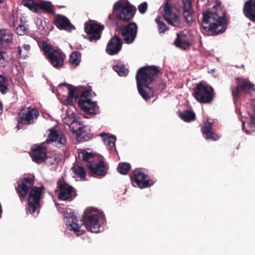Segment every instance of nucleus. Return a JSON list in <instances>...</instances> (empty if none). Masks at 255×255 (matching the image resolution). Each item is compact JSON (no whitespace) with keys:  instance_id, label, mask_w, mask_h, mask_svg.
I'll list each match as a JSON object with an SVG mask.
<instances>
[{"instance_id":"1","label":"nucleus","mask_w":255,"mask_h":255,"mask_svg":"<svg viewBox=\"0 0 255 255\" xmlns=\"http://www.w3.org/2000/svg\"><path fill=\"white\" fill-rule=\"evenodd\" d=\"M66 87L68 91V96L63 101L64 105L73 106L74 102L80 96L78 105L81 110L90 114H96L97 113L98 107L96 103L92 101L89 98L91 91L90 87H76L67 85Z\"/></svg>"},{"instance_id":"2","label":"nucleus","mask_w":255,"mask_h":255,"mask_svg":"<svg viewBox=\"0 0 255 255\" xmlns=\"http://www.w3.org/2000/svg\"><path fill=\"white\" fill-rule=\"evenodd\" d=\"M33 180L29 177H25L18 181V186L16 190L19 194L20 200L29 194L28 198V212L31 214L37 215L40 205V199L42 194V189L39 187L33 186Z\"/></svg>"},{"instance_id":"3","label":"nucleus","mask_w":255,"mask_h":255,"mask_svg":"<svg viewBox=\"0 0 255 255\" xmlns=\"http://www.w3.org/2000/svg\"><path fill=\"white\" fill-rule=\"evenodd\" d=\"M201 27L205 32L211 31L213 34L223 33L227 27L225 12L213 7L211 11L204 12Z\"/></svg>"},{"instance_id":"4","label":"nucleus","mask_w":255,"mask_h":255,"mask_svg":"<svg viewBox=\"0 0 255 255\" xmlns=\"http://www.w3.org/2000/svg\"><path fill=\"white\" fill-rule=\"evenodd\" d=\"M159 72L158 67L144 66L140 68L136 75L137 88L138 93L145 100L153 96V91L149 85L153 81Z\"/></svg>"},{"instance_id":"5","label":"nucleus","mask_w":255,"mask_h":255,"mask_svg":"<svg viewBox=\"0 0 255 255\" xmlns=\"http://www.w3.org/2000/svg\"><path fill=\"white\" fill-rule=\"evenodd\" d=\"M105 218L103 213L96 208L90 207L84 212V224L87 230L98 233L105 229Z\"/></svg>"},{"instance_id":"6","label":"nucleus","mask_w":255,"mask_h":255,"mask_svg":"<svg viewBox=\"0 0 255 255\" xmlns=\"http://www.w3.org/2000/svg\"><path fill=\"white\" fill-rule=\"evenodd\" d=\"M78 156L80 160L89 163L87 166L94 177L104 176L106 174L108 167L107 164L103 160H100L98 163L95 164L91 163L97 158V157L92 152H88L85 149L81 150L78 151Z\"/></svg>"},{"instance_id":"7","label":"nucleus","mask_w":255,"mask_h":255,"mask_svg":"<svg viewBox=\"0 0 255 255\" xmlns=\"http://www.w3.org/2000/svg\"><path fill=\"white\" fill-rule=\"evenodd\" d=\"M113 11L118 19L128 21L134 16L136 8L128 0H119L114 4Z\"/></svg>"},{"instance_id":"8","label":"nucleus","mask_w":255,"mask_h":255,"mask_svg":"<svg viewBox=\"0 0 255 255\" xmlns=\"http://www.w3.org/2000/svg\"><path fill=\"white\" fill-rule=\"evenodd\" d=\"M42 49L52 65L59 68L63 65L65 56L59 50H56L45 42L42 43Z\"/></svg>"},{"instance_id":"9","label":"nucleus","mask_w":255,"mask_h":255,"mask_svg":"<svg viewBox=\"0 0 255 255\" xmlns=\"http://www.w3.org/2000/svg\"><path fill=\"white\" fill-rule=\"evenodd\" d=\"M237 86L234 89H232V95L234 99H237L243 94L248 95L253 97L255 95L254 85L247 79L242 78H237Z\"/></svg>"},{"instance_id":"10","label":"nucleus","mask_w":255,"mask_h":255,"mask_svg":"<svg viewBox=\"0 0 255 255\" xmlns=\"http://www.w3.org/2000/svg\"><path fill=\"white\" fill-rule=\"evenodd\" d=\"M194 96L200 103H210L214 98L213 89L206 83L200 82L197 85Z\"/></svg>"},{"instance_id":"11","label":"nucleus","mask_w":255,"mask_h":255,"mask_svg":"<svg viewBox=\"0 0 255 255\" xmlns=\"http://www.w3.org/2000/svg\"><path fill=\"white\" fill-rule=\"evenodd\" d=\"M64 221L67 229L73 231L78 236L82 235L85 230L82 227V224L78 223L77 217L70 209H67L62 212Z\"/></svg>"},{"instance_id":"12","label":"nucleus","mask_w":255,"mask_h":255,"mask_svg":"<svg viewBox=\"0 0 255 255\" xmlns=\"http://www.w3.org/2000/svg\"><path fill=\"white\" fill-rule=\"evenodd\" d=\"M22 4L31 10L36 12L53 13L52 5L49 1L41 0H23Z\"/></svg>"},{"instance_id":"13","label":"nucleus","mask_w":255,"mask_h":255,"mask_svg":"<svg viewBox=\"0 0 255 255\" xmlns=\"http://www.w3.org/2000/svg\"><path fill=\"white\" fill-rule=\"evenodd\" d=\"M131 181L134 186H136L140 189L151 186L154 182L149 178L147 173L143 169H136L132 172L130 177Z\"/></svg>"},{"instance_id":"14","label":"nucleus","mask_w":255,"mask_h":255,"mask_svg":"<svg viewBox=\"0 0 255 255\" xmlns=\"http://www.w3.org/2000/svg\"><path fill=\"white\" fill-rule=\"evenodd\" d=\"M104 28L103 25L93 21H90L85 24V31L88 35L87 38L90 42H96L100 39Z\"/></svg>"},{"instance_id":"15","label":"nucleus","mask_w":255,"mask_h":255,"mask_svg":"<svg viewBox=\"0 0 255 255\" xmlns=\"http://www.w3.org/2000/svg\"><path fill=\"white\" fill-rule=\"evenodd\" d=\"M57 190L56 192L57 193L58 199L63 201H71L76 196L74 189L65 182H58Z\"/></svg>"},{"instance_id":"16","label":"nucleus","mask_w":255,"mask_h":255,"mask_svg":"<svg viewBox=\"0 0 255 255\" xmlns=\"http://www.w3.org/2000/svg\"><path fill=\"white\" fill-rule=\"evenodd\" d=\"M163 16L170 25L174 27H180L182 25L179 15L173 13L172 11L171 4L170 3L169 0H166L164 6Z\"/></svg>"},{"instance_id":"17","label":"nucleus","mask_w":255,"mask_h":255,"mask_svg":"<svg viewBox=\"0 0 255 255\" xmlns=\"http://www.w3.org/2000/svg\"><path fill=\"white\" fill-rule=\"evenodd\" d=\"M47 141L54 142L56 147L61 148L66 145L67 139L65 135L61 130L52 128L49 129Z\"/></svg>"},{"instance_id":"18","label":"nucleus","mask_w":255,"mask_h":255,"mask_svg":"<svg viewBox=\"0 0 255 255\" xmlns=\"http://www.w3.org/2000/svg\"><path fill=\"white\" fill-rule=\"evenodd\" d=\"M137 30V25L134 23L122 26L121 32L125 43L130 44L133 42L136 35Z\"/></svg>"},{"instance_id":"19","label":"nucleus","mask_w":255,"mask_h":255,"mask_svg":"<svg viewBox=\"0 0 255 255\" xmlns=\"http://www.w3.org/2000/svg\"><path fill=\"white\" fill-rule=\"evenodd\" d=\"M20 123L30 125L39 115L38 111L34 108L27 107L22 109L19 113Z\"/></svg>"},{"instance_id":"20","label":"nucleus","mask_w":255,"mask_h":255,"mask_svg":"<svg viewBox=\"0 0 255 255\" xmlns=\"http://www.w3.org/2000/svg\"><path fill=\"white\" fill-rule=\"evenodd\" d=\"M192 2V0H182V15L188 24L192 23L195 17Z\"/></svg>"},{"instance_id":"21","label":"nucleus","mask_w":255,"mask_h":255,"mask_svg":"<svg viewBox=\"0 0 255 255\" xmlns=\"http://www.w3.org/2000/svg\"><path fill=\"white\" fill-rule=\"evenodd\" d=\"M71 131L77 135L79 141L88 140L92 136L89 128L81 123L76 127H72Z\"/></svg>"},{"instance_id":"22","label":"nucleus","mask_w":255,"mask_h":255,"mask_svg":"<svg viewBox=\"0 0 255 255\" xmlns=\"http://www.w3.org/2000/svg\"><path fill=\"white\" fill-rule=\"evenodd\" d=\"M191 36L187 30H184L177 34V38L174 41L175 45L181 49H185L190 45Z\"/></svg>"},{"instance_id":"23","label":"nucleus","mask_w":255,"mask_h":255,"mask_svg":"<svg viewBox=\"0 0 255 255\" xmlns=\"http://www.w3.org/2000/svg\"><path fill=\"white\" fill-rule=\"evenodd\" d=\"M214 122L212 121L210 122L207 120L203 123V126L201 128V130L203 134L205 136L206 139H210L213 141L217 140L220 136L214 133L212 131V125Z\"/></svg>"},{"instance_id":"24","label":"nucleus","mask_w":255,"mask_h":255,"mask_svg":"<svg viewBox=\"0 0 255 255\" xmlns=\"http://www.w3.org/2000/svg\"><path fill=\"white\" fill-rule=\"evenodd\" d=\"M122 45L121 39L115 36L108 43L106 51L111 55L117 54L121 50Z\"/></svg>"},{"instance_id":"25","label":"nucleus","mask_w":255,"mask_h":255,"mask_svg":"<svg viewBox=\"0 0 255 255\" xmlns=\"http://www.w3.org/2000/svg\"><path fill=\"white\" fill-rule=\"evenodd\" d=\"M46 149L44 146H37L33 147L30 153L32 160L38 163L44 161L46 156Z\"/></svg>"},{"instance_id":"26","label":"nucleus","mask_w":255,"mask_h":255,"mask_svg":"<svg viewBox=\"0 0 255 255\" xmlns=\"http://www.w3.org/2000/svg\"><path fill=\"white\" fill-rule=\"evenodd\" d=\"M244 13L250 20L255 22V0H249L245 3Z\"/></svg>"},{"instance_id":"27","label":"nucleus","mask_w":255,"mask_h":255,"mask_svg":"<svg viewBox=\"0 0 255 255\" xmlns=\"http://www.w3.org/2000/svg\"><path fill=\"white\" fill-rule=\"evenodd\" d=\"M54 23L59 29L65 30L67 31H71L75 28L69 20L63 15L58 17L55 19Z\"/></svg>"},{"instance_id":"28","label":"nucleus","mask_w":255,"mask_h":255,"mask_svg":"<svg viewBox=\"0 0 255 255\" xmlns=\"http://www.w3.org/2000/svg\"><path fill=\"white\" fill-rule=\"evenodd\" d=\"M12 33L8 29H0V44L9 46L12 44Z\"/></svg>"},{"instance_id":"29","label":"nucleus","mask_w":255,"mask_h":255,"mask_svg":"<svg viewBox=\"0 0 255 255\" xmlns=\"http://www.w3.org/2000/svg\"><path fill=\"white\" fill-rule=\"evenodd\" d=\"M100 136L103 138V141L106 144L108 145L112 150L115 147L116 137L115 135L109 136L107 133L103 132L100 134Z\"/></svg>"},{"instance_id":"30","label":"nucleus","mask_w":255,"mask_h":255,"mask_svg":"<svg viewBox=\"0 0 255 255\" xmlns=\"http://www.w3.org/2000/svg\"><path fill=\"white\" fill-rule=\"evenodd\" d=\"M30 49V46L27 44H24L21 46L18 47V53L19 56L25 59L28 56V54Z\"/></svg>"},{"instance_id":"31","label":"nucleus","mask_w":255,"mask_h":255,"mask_svg":"<svg viewBox=\"0 0 255 255\" xmlns=\"http://www.w3.org/2000/svg\"><path fill=\"white\" fill-rule=\"evenodd\" d=\"M72 169L73 172L75 174V177L79 178L81 180L85 179L86 172L82 167L75 165L72 167Z\"/></svg>"},{"instance_id":"32","label":"nucleus","mask_w":255,"mask_h":255,"mask_svg":"<svg viewBox=\"0 0 255 255\" xmlns=\"http://www.w3.org/2000/svg\"><path fill=\"white\" fill-rule=\"evenodd\" d=\"M8 64V55L4 50L0 49V67H5Z\"/></svg>"},{"instance_id":"33","label":"nucleus","mask_w":255,"mask_h":255,"mask_svg":"<svg viewBox=\"0 0 255 255\" xmlns=\"http://www.w3.org/2000/svg\"><path fill=\"white\" fill-rule=\"evenodd\" d=\"M81 61V54L78 51L73 52L70 56L69 59V62L70 64L74 65H78Z\"/></svg>"},{"instance_id":"34","label":"nucleus","mask_w":255,"mask_h":255,"mask_svg":"<svg viewBox=\"0 0 255 255\" xmlns=\"http://www.w3.org/2000/svg\"><path fill=\"white\" fill-rule=\"evenodd\" d=\"M113 69L120 76H125L128 74V69L123 65H114Z\"/></svg>"},{"instance_id":"35","label":"nucleus","mask_w":255,"mask_h":255,"mask_svg":"<svg viewBox=\"0 0 255 255\" xmlns=\"http://www.w3.org/2000/svg\"><path fill=\"white\" fill-rule=\"evenodd\" d=\"M180 118L185 122H189L194 120L195 114L194 112L189 111H185L180 113Z\"/></svg>"},{"instance_id":"36","label":"nucleus","mask_w":255,"mask_h":255,"mask_svg":"<svg viewBox=\"0 0 255 255\" xmlns=\"http://www.w3.org/2000/svg\"><path fill=\"white\" fill-rule=\"evenodd\" d=\"M63 123L64 124L67 125L71 129L72 127H76L77 125H79L80 123L75 119H71L70 118H62Z\"/></svg>"},{"instance_id":"37","label":"nucleus","mask_w":255,"mask_h":255,"mask_svg":"<svg viewBox=\"0 0 255 255\" xmlns=\"http://www.w3.org/2000/svg\"><path fill=\"white\" fill-rule=\"evenodd\" d=\"M130 168L129 163H122L119 164L118 170L122 174H126Z\"/></svg>"},{"instance_id":"38","label":"nucleus","mask_w":255,"mask_h":255,"mask_svg":"<svg viewBox=\"0 0 255 255\" xmlns=\"http://www.w3.org/2000/svg\"><path fill=\"white\" fill-rule=\"evenodd\" d=\"M27 27L25 26L24 24L22 23L20 21V23H18L16 26L15 31V32L19 35H23L26 32Z\"/></svg>"},{"instance_id":"39","label":"nucleus","mask_w":255,"mask_h":255,"mask_svg":"<svg viewBox=\"0 0 255 255\" xmlns=\"http://www.w3.org/2000/svg\"><path fill=\"white\" fill-rule=\"evenodd\" d=\"M160 16H157L155 19L156 22L158 24V30L160 33H163L167 29L165 23L161 20Z\"/></svg>"},{"instance_id":"40","label":"nucleus","mask_w":255,"mask_h":255,"mask_svg":"<svg viewBox=\"0 0 255 255\" xmlns=\"http://www.w3.org/2000/svg\"><path fill=\"white\" fill-rule=\"evenodd\" d=\"M8 91L6 86V79L4 77L0 75V91L2 94L6 93Z\"/></svg>"},{"instance_id":"41","label":"nucleus","mask_w":255,"mask_h":255,"mask_svg":"<svg viewBox=\"0 0 255 255\" xmlns=\"http://www.w3.org/2000/svg\"><path fill=\"white\" fill-rule=\"evenodd\" d=\"M77 116L74 114L73 111L69 108H67L65 112V114H63L62 118H70L71 119H75Z\"/></svg>"},{"instance_id":"42","label":"nucleus","mask_w":255,"mask_h":255,"mask_svg":"<svg viewBox=\"0 0 255 255\" xmlns=\"http://www.w3.org/2000/svg\"><path fill=\"white\" fill-rule=\"evenodd\" d=\"M18 23H19L17 18H15L12 16L9 18L8 24L9 26L16 27V26L18 25Z\"/></svg>"},{"instance_id":"43","label":"nucleus","mask_w":255,"mask_h":255,"mask_svg":"<svg viewBox=\"0 0 255 255\" xmlns=\"http://www.w3.org/2000/svg\"><path fill=\"white\" fill-rule=\"evenodd\" d=\"M147 8V3L146 2H143L138 6V9L139 12L143 14L145 12Z\"/></svg>"},{"instance_id":"44","label":"nucleus","mask_w":255,"mask_h":255,"mask_svg":"<svg viewBox=\"0 0 255 255\" xmlns=\"http://www.w3.org/2000/svg\"><path fill=\"white\" fill-rule=\"evenodd\" d=\"M44 161L47 164L49 165H52L55 163L56 158L54 156L48 157L46 156Z\"/></svg>"},{"instance_id":"45","label":"nucleus","mask_w":255,"mask_h":255,"mask_svg":"<svg viewBox=\"0 0 255 255\" xmlns=\"http://www.w3.org/2000/svg\"><path fill=\"white\" fill-rule=\"evenodd\" d=\"M35 22L37 25L38 28L40 30H42L43 29V26L42 25V20L40 18H37L35 20Z\"/></svg>"},{"instance_id":"46","label":"nucleus","mask_w":255,"mask_h":255,"mask_svg":"<svg viewBox=\"0 0 255 255\" xmlns=\"http://www.w3.org/2000/svg\"><path fill=\"white\" fill-rule=\"evenodd\" d=\"M166 87V85L164 82H160L158 86V90L161 91L165 89Z\"/></svg>"},{"instance_id":"47","label":"nucleus","mask_w":255,"mask_h":255,"mask_svg":"<svg viewBox=\"0 0 255 255\" xmlns=\"http://www.w3.org/2000/svg\"><path fill=\"white\" fill-rule=\"evenodd\" d=\"M1 111H2V105L0 103V113H1Z\"/></svg>"},{"instance_id":"48","label":"nucleus","mask_w":255,"mask_h":255,"mask_svg":"<svg viewBox=\"0 0 255 255\" xmlns=\"http://www.w3.org/2000/svg\"><path fill=\"white\" fill-rule=\"evenodd\" d=\"M20 123H19L18 125L17 126V129H20Z\"/></svg>"},{"instance_id":"49","label":"nucleus","mask_w":255,"mask_h":255,"mask_svg":"<svg viewBox=\"0 0 255 255\" xmlns=\"http://www.w3.org/2000/svg\"><path fill=\"white\" fill-rule=\"evenodd\" d=\"M2 1H3V0H0V3L2 2Z\"/></svg>"},{"instance_id":"50","label":"nucleus","mask_w":255,"mask_h":255,"mask_svg":"<svg viewBox=\"0 0 255 255\" xmlns=\"http://www.w3.org/2000/svg\"><path fill=\"white\" fill-rule=\"evenodd\" d=\"M111 14H110V15H109V18H111Z\"/></svg>"}]
</instances>
